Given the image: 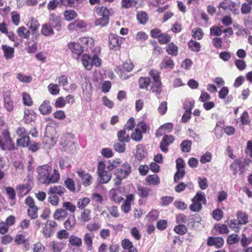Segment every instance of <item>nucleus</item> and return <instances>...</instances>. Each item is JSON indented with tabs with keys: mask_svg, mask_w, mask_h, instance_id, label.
Here are the masks:
<instances>
[{
	"mask_svg": "<svg viewBox=\"0 0 252 252\" xmlns=\"http://www.w3.org/2000/svg\"><path fill=\"white\" fill-rule=\"evenodd\" d=\"M38 208L35 206L29 207L28 210L29 217L32 219H35L38 217Z\"/></svg>",
	"mask_w": 252,
	"mask_h": 252,
	"instance_id": "nucleus-51",
	"label": "nucleus"
},
{
	"mask_svg": "<svg viewBox=\"0 0 252 252\" xmlns=\"http://www.w3.org/2000/svg\"><path fill=\"white\" fill-rule=\"evenodd\" d=\"M241 159L236 158L230 165V169L233 171L234 175H236L238 170L241 173H243L245 171V167L249 164V158H243V161H242Z\"/></svg>",
	"mask_w": 252,
	"mask_h": 252,
	"instance_id": "nucleus-9",
	"label": "nucleus"
},
{
	"mask_svg": "<svg viewBox=\"0 0 252 252\" xmlns=\"http://www.w3.org/2000/svg\"><path fill=\"white\" fill-rule=\"evenodd\" d=\"M188 46L189 49L195 52H198L201 48L200 44L195 40H191L189 42Z\"/></svg>",
	"mask_w": 252,
	"mask_h": 252,
	"instance_id": "nucleus-48",
	"label": "nucleus"
},
{
	"mask_svg": "<svg viewBox=\"0 0 252 252\" xmlns=\"http://www.w3.org/2000/svg\"><path fill=\"white\" fill-rule=\"evenodd\" d=\"M240 2H235L232 0H223L219 6V8H221L223 10H230L234 14H238L239 13V7Z\"/></svg>",
	"mask_w": 252,
	"mask_h": 252,
	"instance_id": "nucleus-8",
	"label": "nucleus"
},
{
	"mask_svg": "<svg viewBox=\"0 0 252 252\" xmlns=\"http://www.w3.org/2000/svg\"><path fill=\"white\" fill-rule=\"evenodd\" d=\"M151 83H152L149 77H140L138 80L139 88L145 90H148Z\"/></svg>",
	"mask_w": 252,
	"mask_h": 252,
	"instance_id": "nucleus-24",
	"label": "nucleus"
},
{
	"mask_svg": "<svg viewBox=\"0 0 252 252\" xmlns=\"http://www.w3.org/2000/svg\"><path fill=\"white\" fill-rule=\"evenodd\" d=\"M87 25L85 22L81 20H77L74 22L70 23L68 26L67 29L69 31H77L78 30L86 29Z\"/></svg>",
	"mask_w": 252,
	"mask_h": 252,
	"instance_id": "nucleus-15",
	"label": "nucleus"
},
{
	"mask_svg": "<svg viewBox=\"0 0 252 252\" xmlns=\"http://www.w3.org/2000/svg\"><path fill=\"white\" fill-rule=\"evenodd\" d=\"M40 113L43 115H48L52 112V108L49 100H44L39 107Z\"/></svg>",
	"mask_w": 252,
	"mask_h": 252,
	"instance_id": "nucleus-23",
	"label": "nucleus"
},
{
	"mask_svg": "<svg viewBox=\"0 0 252 252\" xmlns=\"http://www.w3.org/2000/svg\"><path fill=\"white\" fill-rule=\"evenodd\" d=\"M91 213L90 210L84 209L81 214V221L84 222H88L91 220Z\"/></svg>",
	"mask_w": 252,
	"mask_h": 252,
	"instance_id": "nucleus-47",
	"label": "nucleus"
},
{
	"mask_svg": "<svg viewBox=\"0 0 252 252\" xmlns=\"http://www.w3.org/2000/svg\"><path fill=\"white\" fill-rule=\"evenodd\" d=\"M37 170L39 184L48 185L56 183L59 181L60 175L58 171L56 169L52 171L51 167L48 165L39 166Z\"/></svg>",
	"mask_w": 252,
	"mask_h": 252,
	"instance_id": "nucleus-1",
	"label": "nucleus"
},
{
	"mask_svg": "<svg viewBox=\"0 0 252 252\" xmlns=\"http://www.w3.org/2000/svg\"><path fill=\"white\" fill-rule=\"evenodd\" d=\"M90 199L88 197H83L78 199L77 206L80 209H84L90 203Z\"/></svg>",
	"mask_w": 252,
	"mask_h": 252,
	"instance_id": "nucleus-49",
	"label": "nucleus"
},
{
	"mask_svg": "<svg viewBox=\"0 0 252 252\" xmlns=\"http://www.w3.org/2000/svg\"><path fill=\"white\" fill-rule=\"evenodd\" d=\"M120 191L117 189H112L109 192L111 200L115 203H120L123 200V198L120 195Z\"/></svg>",
	"mask_w": 252,
	"mask_h": 252,
	"instance_id": "nucleus-26",
	"label": "nucleus"
},
{
	"mask_svg": "<svg viewBox=\"0 0 252 252\" xmlns=\"http://www.w3.org/2000/svg\"><path fill=\"white\" fill-rule=\"evenodd\" d=\"M68 241L69 244L72 247L79 248L82 245V239L74 235H71L69 236Z\"/></svg>",
	"mask_w": 252,
	"mask_h": 252,
	"instance_id": "nucleus-27",
	"label": "nucleus"
},
{
	"mask_svg": "<svg viewBox=\"0 0 252 252\" xmlns=\"http://www.w3.org/2000/svg\"><path fill=\"white\" fill-rule=\"evenodd\" d=\"M23 104L28 106L33 104V101L30 94L27 92H23L22 94Z\"/></svg>",
	"mask_w": 252,
	"mask_h": 252,
	"instance_id": "nucleus-45",
	"label": "nucleus"
},
{
	"mask_svg": "<svg viewBox=\"0 0 252 252\" xmlns=\"http://www.w3.org/2000/svg\"><path fill=\"white\" fill-rule=\"evenodd\" d=\"M134 155L135 158H145L147 155L146 148L141 144L138 145L136 146Z\"/></svg>",
	"mask_w": 252,
	"mask_h": 252,
	"instance_id": "nucleus-33",
	"label": "nucleus"
},
{
	"mask_svg": "<svg viewBox=\"0 0 252 252\" xmlns=\"http://www.w3.org/2000/svg\"><path fill=\"white\" fill-rule=\"evenodd\" d=\"M148 128L147 124L144 122L138 123L134 131L131 134V139L136 142H140L143 138V134L146 133Z\"/></svg>",
	"mask_w": 252,
	"mask_h": 252,
	"instance_id": "nucleus-5",
	"label": "nucleus"
},
{
	"mask_svg": "<svg viewBox=\"0 0 252 252\" xmlns=\"http://www.w3.org/2000/svg\"><path fill=\"white\" fill-rule=\"evenodd\" d=\"M226 222L229 228L235 232H238L241 229V224L236 220H231Z\"/></svg>",
	"mask_w": 252,
	"mask_h": 252,
	"instance_id": "nucleus-38",
	"label": "nucleus"
},
{
	"mask_svg": "<svg viewBox=\"0 0 252 252\" xmlns=\"http://www.w3.org/2000/svg\"><path fill=\"white\" fill-rule=\"evenodd\" d=\"M15 148L10 131L7 129L3 130L0 136V148L2 150H13Z\"/></svg>",
	"mask_w": 252,
	"mask_h": 252,
	"instance_id": "nucleus-3",
	"label": "nucleus"
},
{
	"mask_svg": "<svg viewBox=\"0 0 252 252\" xmlns=\"http://www.w3.org/2000/svg\"><path fill=\"white\" fill-rule=\"evenodd\" d=\"M67 216V213L63 209H59L57 210L54 214V218L57 220H59L61 219H64Z\"/></svg>",
	"mask_w": 252,
	"mask_h": 252,
	"instance_id": "nucleus-46",
	"label": "nucleus"
},
{
	"mask_svg": "<svg viewBox=\"0 0 252 252\" xmlns=\"http://www.w3.org/2000/svg\"><path fill=\"white\" fill-rule=\"evenodd\" d=\"M150 189L143 187H137V193L142 197H147L149 193Z\"/></svg>",
	"mask_w": 252,
	"mask_h": 252,
	"instance_id": "nucleus-60",
	"label": "nucleus"
},
{
	"mask_svg": "<svg viewBox=\"0 0 252 252\" xmlns=\"http://www.w3.org/2000/svg\"><path fill=\"white\" fill-rule=\"evenodd\" d=\"M11 20L15 26H18L20 23V15L17 11H13L11 13Z\"/></svg>",
	"mask_w": 252,
	"mask_h": 252,
	"instance_id": "nucleus-59",
	"label": "nucleus"
},
{
	"mask_svg": "<svg viewBox=\"0 0 252 252\" xmlns=\"http://www.w3.org/2000/svg\"><path fill=\"white\" fill-rule=\"evenodd\" d=\"M100 171V172L99 174V182L101 184H105L108 183L111 179V174L106 171H104V170H101Z\"/></svg>",
	"mask_w": 252,
	"mask_h": 252,
	"instance_id": "nucleus-35",
	"label": "nucleus"
},
{
	"mask_svg": "<svg viewBox=\"0 0 252 252\" xmlns=\"http://www.w3.org/2000/svg\"><path fill=\"white\" fill-rule=\"evenodd\" d=\"M28 25L30 30L32 31H35L39 27L40 24L36 19L34 18H32L29 21Z\"/></svg>",
	"mask_w": 252,
	"mask_h": 252,
	"instance_id": "nucleus-52",
	"label": "nucleus"
},
{
	"mask_svg": "<svg viewBox=\"0 0 252 252\" xmlns=\"http://www.w3.org/2000/svg\"><path fill=\"white\" fill-rule=\"evenodd\" d=\"M170 36L166 33H161L158 39V42L161 44H164L168 43L170 41Z\"/></svg>",
	"mask_w": 252,
	"mask_h": 252,
	"instance_id": "nucleus-56",
	"label": "nucleus"
},
{
	"mask_svg": "<svg viewBox=\"0 0 252 252\" xmlns=\"http://www.w3.org/2000/svg\"><path fill=\"white\" fill-rule=\"evenodd\" d=\"M15 242L17 244H24V246L26 249L30 248L29 241L23 234L16 235L15 238Z\"/></svg>",
	"mask_w": 252,
	"mask_h": 252,
	"instance_id": "nucleus-32",
	"label": "nucleus"
},
{
	"mask_svg": "<svg viewBox=\"0 0 252 252\" xmlns=\"http://www.w3.org/2000/svg\"><path fill=\"white\" fill-rule=\"evenodd\" d=\"M76 224V219L74 215H69L67 220L64 222V225L67 230L71 229Z\"/></svg>",
	"mask_w": 252,
	"mask_h": 252,
	"instance_id": "nucleus-36",
	"label": "nucleus"
},
{
	"mask_svg": "<svg viewBox=\"0 0 252 252\" xmlns=\"http://www.w3.org/2000/svg\"><path fill=\"white\" fill-rule=\"evenodd\" d=\"M165 50L167 54L172 56L175 57L178 55V47L173 42L168 43L165 48Z\"/></svg>",
	"mask_w": 252,
	"mask_h": 252,
	"instance_id": "nucleus-29",
	"label": "nucleus"
},
{
	"mask_svg": "<svg viewBox=\"0 0 252 252\" xmlns=\"http://www.w3.org/2000/svg\"><path fill=\"white\" fill-rule=\"evenodd\" d=\"M126 130L123 129L117 133V138L119 141L122 143H128L130 141V136L126 133Z\"/></svg>",
	"mask_w": 252,
	"mask_h": 252,
	"instance_id": "nucleus-31",
	"label": "nucleus"
},
{
	"mask_svg": "<svg viewBox=\"0 0 252 252\" xmlns=\"http://www.w3.org/2000/svg\"><path fill=\"white\" fill-rule=\"evenodd\" d=\"M175 63L173 60L170 57H164L159 63L160 69L171 70L174 68Z\"/></svg>",
	"mask_w": 252,
	"mask_h": 252,
	"instance_id": "nucleus-14",
	"label": "nucleus"
},
{
	"mask_svg": "<svg viewBox=\"0 0 252 252\" xmlns=\"http://www.w3.org/2000/svg\"><path fill=\"white\" fill-rule=\"evenodd\" d=\"M192 142L190 140H185L180 144V149L183 152L188 153L191 150Z\"/></svg>",
	"mask_w": 252,
	"mask_h": 252,
	"instance_id": "nucleus-44",
	"label": "nucleus"
},
{
	"mask_svg": "<svg viewBox=\"0 0 252 252\" xmlns=\"http://www.w3.org/2000/svg\"><path fill=\"white\" fill-rule=\"evenodd\" d=\"M1 49L3 52V57L6 60H10L14 57L15 53L14 47L6 44H2L1 45Z\"/></svg>",
	"mask_w": 252,
	"mask_h": 252,
	"instance_id": "nucleus-19",
	"label": "nucleus"
},
{
	"mask_svg": "<svg viewBox=\"0 0 252 252\" xmlns=\"http://www.w3.org/2000/svg\"><path fill=\"white\" fill-rule=\"evenodd\" d=\"M64 245L63 243L53 242L52 249L54 252H61L64 248Z\"/></svg>",
	"mask_w": 252,
	"mask_h": 252,
	"instance_id": "nucleus-61",
	"label": "nucleus"
},
{
	"mask_svg": "<svg viewBox=\"0 0 252 252\" xmlns=\"http://www.w3.org/2000/svg\"><path fill=\"white\" fill-rule=\"evenodd\" d=\"M4 107L8 112H12L14 108V102L11 99L10 93L6 92L3 94Z\"/></svg>",
	"mask_w": 252,
	"mask_h": 252,
	"instance_id": "nucleus-17",
	"label": "nucleus"
},
{
	"mask_svg": "<svg viewBox=\"0 0 252 252\" xmlns=\"http://www.w3.org/2000/svg\"><path fill=\"white\" fill-rule=\"evenodd\" d=\"M36 118L35 113L33 110L28 108L25 109L23 120L26 123L29 124L34 121Z\"/></svg>",
	"mask_w": 252,
	"mask_h": 252,
	"instance_id": "nucleus-21",
	"label": "nucleus"
},
{
	"mask_svg": "<svg viewBox=\"0 0 252 252\" xmlns=\"http://www.w3.org/2000/svg\"><path fill=\"white\" fill-rule=\"evenodd\" d=\"M239 237L237 234H233L228 236L227 239L228 244L232 245L236 244L239 241Z\"/></svg>",
	"mask_w": 252,
	"mask_h": 252,
	"instance_id": "nucleus-62",
	"label": "nucleus"
},
{
	"mask_svg": "<svg viewBox=\"0 0 252 252\" xmlns=\"http://www.w3.org/2000/svg\"><path fill=\"white\" fill-rule=\"evenodd\" d=\"M174 230L177 234L182 235L187 232L188 228L185 225L180 224L176 226L174 228Z\"/></svg>",
	"mask_w": 252,
	"mask_h": 252,
	"instance_id": "nucleus-63",
	"label": "nucleus"
},
{
	"mask_svg": "<svg viewBox=\"0 0 252 252\" xmlns=\"http://www.w3.org/2000/svg\"><path fill=\"white\" fill-rule=\"evenodd\" d=\"M81 62L84 67L87 70L92 69V58L89 54H84L82 56Z\"/></svg>",
	"mask_w": 252,
	"mask_h": 252,
	"instance_id": "nucleus-34",
	"label": "nucleus"
},
{
	"mask_svg": "<svg viewBox=\"0 0 252 252\" xmlns=\"http://www.w3.org/2000/svg\"><path fill=\"white\" fill-rule=\"evenodd\" d=\"M66 189L61 186H54L50 188L48 193L49 194L55 195L58 194L60 196L62 195L65 192Z\"/></svg>",
	"mask_w": 252,
	"mask_h": 252,
	"instance_id": "nucleus-28",
	"label": "nucleus"
},
{
	"mask_svg": "<svg viewBox=\"0 0 252 252\" xmlns=\"http://www.w3.org/2000/svg\"><path fill=\"white\" fill-rule=\"evenodd\" d=\"M146 181L150 185H158L160 183V179L157 175L154 174L148 175L146 178Z\"/></svg>",
	"mask_w": 252,
	"mask_h": 252,
	"instance_id": "nucleus-39",
	"label": "nucleus"
},
{
	"mask_svg": "<svg viewBox=\"0 0 252 252\" xmlns=\"http://www.w3.org/2000/svg\"><path fill=\"white\" fill-rule=\"evenodd\" d=\"M78 42H80L84 51H88L94 47V41L91 37H82L79 39Z\"/></svg>",
	"mask_w": 252,
	"mask_h": 252,
	"instance_id": "nucleus-16",
	"label": "nucleus"
},
{
	"mask_svg": "<svg viewBox=\"0 0 252 252\" xmlns=\"http://www.w3.org/2000/svg\"><path fill=\"white\" fill-rule=\"evenodd\" d=\"M41 33L45 36H50L54 33L53 27L50 23H45L42 26Z\"/></svg>",
	"mask_w": 252,
	"mask_h": 252,
	"instance_id": "nucleus-30",
	"label": "nucleus"
},
{
	"mask_svg": "<svg viewBox=\"0 0 252 252\" xmlns=\"http://www.w3.org/2000/svg\"><path fill=\"white\" fill-rule=\"evenodd\" d=\"M130 172L131 167L127 163H125L122 168L117 169L115 171V175L116 177L115 184L117 186L120 185L122 180L126 178Z\"/></svg>",
	"mask_w": 252,
	"mask_h": 252,
	"instance_id": "nucleus-6",
	"label": "nucleus"
},
{
	"mask_svg": "<svg viewBox=\"0 0 252 252\" xmlns=\"http://www.w3.org/2000/svg\"><path fill=\"white\" fill-rule=\"evenodd\" d=\"M94 238V235L92 233H86L84 236V243L86 245V249L88 251H91L93 249V240Z\"/></svg>",
	"mask_w": 252,
	"mask_h": 252,
	"instance_id": "nucleus-25",
	"label": "nucleus"
},
{
	"mask_svg": "<svg viewBox=\"0 0 252 252\" xmlns=\"http://www.w3.org/2000/svg\"><path fill=\"white\" fill-rule=\"evenodd\" d=\"M237 217L238 221L239 223L242 224H245L248 221V216L244 212L241 211H238L237 212Z\"/></svg>",
	"mask_w": 252,
	"mask_h": 252,
	"instance_id": "nucleus-40",
	"label": "nucleus"
},
{
	"mask_svg": "<svg viewBox=\"0 0 252 252\" xmlns=\"http://www.w3.org/2000/svg\"><path fill=\"white\" fill-rule=\"evenodd\" d=\"M223 239L220 237H209L207 241L208 246H215L217 248H219L222 247L223 245Z\"/></svg>",
	"mask_w": 252,
	"mask_h": 252,
	"instance_id": "nucleus-22",
	"label": "nucleus"
},
{
	"mask_svg": "<svg viewBox=\"0 0 252 252\" xmlns=\"http://www.w3.org/2000/svg\"><path fill=\"white\" fill-rule=\"evenodd\" d=\"M49 92L53 95L58 94L60 92V89L57 84H50L48 86Z\"/></svg>",
	"mask_w": 252,
	"mask_h": 252,
	"instance_id": "nucleus-64",
	"label": "nucleus"
},
{
	"mask_svg": "<svg viewBox=\"0 0 252 252\" xmlns=\"http://www.w3.org/2000/svg\"><path fill=\"white\" fill-rule=\"evenodd\" d=\"M136 18L139 23L142 25H145L149 19L148 14L144 11L139 12L137 14Z\"/></svg>",
	"mask_w": 252,
	"mask_h": 252,
	"instance_id": "nucleus-42",
	"label": "nucleus"
},
{
	"mask_svg": "<svg viewBox=\"0 0 252 252\" xmlns=\"http://www.w3.org/2000/svg\"><path fill=\"white\" fill-rule=\"evenodd\" d=\"M192 36L198 40H200L204 36V33L202 29L200 28H197L194 29L192 31Z\"/></svg>",
	"mask_w": 252,
	"mask_h": 252,
	"instance_id": "nucleus-54",
	"label": "nucleus"
},
{
	"mask_svg": "<svg viewBox=\"0 0 252 252\" xmlns=\"http://www.w3.org/2000/svg\"><path fill=\"white\" fill-rule=\"evenodd\" d=\"M17 33L19 37L25 39H28L31 34L30 31L24 26L19 27Z\"/></svg>",
	"mask_w": 252,
	"mask_h": 252,
	"instance_id": "nucleus-37",
	"label": "nucleus"
},
{
	"mask_svg": "<svg viewBox=\"0 0 252 252\" xmlns=\"http://www.w3.org/2000/svg\"><path fill=\"white\" fill-rule=\"evenodd\" d=\"M63 16L66 21H70L76 18L77 14L73 10H66L63 12Z\"/></svg>",
	"mask_w": 252,
	"mask_h": 252,
	"instance_id": "nucleus-41",
	"label": "nucleus"
},
{
	"mask_svg": "<svg viewBox=\"0 0 252 252\" xmlns=\"http://www.w3.org/2000/svg\"><path fill=\"white\" fill-rule=\"evenodd\" d=\"M215 229L219 232L220 234H228L229 230L225 224H218L214 226Z\"/></svg>",
	"mask_w": 252,
	"mask_h": 252,
	"instance_id": "nucleus-57",
	"label": "nucleus"
},
{
	"mask_svg": "<svg viewBox=\"0 0 252 252\" xmlns=\"http://www.w3.org/2000/svg\"><path fill=\"white\" fill-rule=\"evenodd\" d=\"M160 74V72L155 69H151L149 71V75L153 80L150 91L157 94H159L161 92L162 83Z\"/></svg>",
	"mask_w": 252,
	"mask_h": 252,
	"instance_id": "nucleus-2",
	"label": "nucleus"
},
{
	"mask_svg": "<svg viewBox=\"0 0 252 252\" xmlns=\"http://www.w3.org/2000/svg\"><path fill=\"white\" fill-rule=\"evenodd\" d=\"M30 141V138L29 135L21 137L16 140V143L18 146L22 147H27L29 145V142Z\"/></svg>",
	"mask_w": 252,
	"mask_h": 252,
	"instance_id": "nucleus-43",
	"label": "nucleus"
},
{
	"mask_svg": "<svg viewBox=\"0 0 252 252\" xmlns=\"http://www.w3.org/2000/svg\"><path fill=\"white\" fill-rule=\"evenodd\" d=\"M173 124L172 123H167L161 125L155 132L157 137H160L166 133H169L173 130Z\"/></svg>",
	"mask_w": 252,
	"mask_h": 252,
	"instance_id": "nucleus-13",
	"label": "nucleus"
},
{
	"mask_svg": "<svg viewBox=\"0 0 252 252\" xmlns=\"http://www.w3.org/2000/svg\"><path fill=\"white\" fill-rule=\"evenodd\" d=\"M120 158H112L104 163L100 161L98 163V170L100 171L106 168L109 170H112L117 167L120 163Z\"/></svg>",
	"mask_w": 252,
	"mask_h": 252,
	"instance_id": "nucleus-10",
	"label": "nucleus"
},
{
	"mask_svg": "<svg viewBox=\"0 0 252 252\" xmlns=\"http://www.w3.org/2000/svg\"><path fill=\"white\" fill-rule=\"evenodd\" d=\"M68 49L71 52L74 58H78L84 51L80 42L77 43L75 42H69L67 44Z\"/></svg>",
	"mask_w": 252,
	"mask_h": 252,
	"instance_id": "nucleus-11",
	"label": "nucleus"
},
{
	"mask_svg": "<svg viewBox=\"0 0 252 252\" xmlns=\"http://www.w3.org/2000/svg\"><path fill=\"white\" fill-rule=\"evenodd\" d=\"M95 11L98 16L101 17L96 20L95 23L97 26H104L107 25L109 21L110 12L109 9L104 6L95 8Z\"/></svg>",
	"mask_w": 252,
	"mask_h": 252,
	"instance_id": "nucleus-4",
	"label": "nucleus"
},
{
	"mask_svg": "<svg viewBox=\"0 0 252 252\" xmlns=\"http://www.w3.org/2000/svg\"><path fill=\"white\" fill-rule=\"evenodd\" d=\"M135 126V119L133 117H130L126 122L124 126V129L127 130H131Z\"/></svg>",
	"mask_w": 252,
	"mask_h": 252,
	"instance_id": "nucleus-58",
	"label": "nucleus"
},
{
	"mask_svg": "<svg viewBox=\"0 0 252 252\" xmlns=\"http://www.w3.org/2000/svg\"><path fill=\"white\" fill-rule=\"evenodd\" d=\"M17 78L21 82L29 83L32 80V77L30 75H25L21 73L17 75Z\"/></svg>",
	"mask_w": 252,
	"mask_h": 252,
	"instance_id": "nucleus-55",
	"label": "nucleus"
},
{
	"mask_svg": "<svg viewBox=\"0 0 252 252\" xmlns=\"http://www.w3.org/2000/svg\"><path fill=\"white\" fill-rule=\"evenodd\" d=\"M49 21L55 24L54 28L56 31L59 32L62 30V20L58 14L51 13L49 15Z\"/></svg>",
	"mask_w": 252,
	"mask_h": 252,
	"instance_id": "nucleus-18",
	"label": "nucleus"
},
{
	"mask_svg": "<svg viewBox=\"0 0 252 252\" xmlns=\"http://www.w3.org/2000/svg\"><path fill=\"white\" fill-rule=\"evenodd\" d=\"M77 173L81 179L82 182L84 186H89L92 183L93 178L90 174L81 170H78Z\"/></svg>",
	"mask_w": 252,
	"mask_h": 252,
	"instance_id": "nucleus-20",
	"label": "nucleus"
},
{
	"mask_svg": "<svg viewBox=\"0 0 252 252\" xmlns=\"http://www.w3.org/2000/svg\"><path fill=\"white\" fill-rule=\"evenodd\" d=\"M210 35L212 36H220L222 33L221 26H212L210 29Z\"/></svg>",
	"mask_w": 252,
	"mask_h": 252,
	"instance_id": "nucleus-53",
	"label": "nucleus"
},
{
	"mask_svg": "<svg viewBox=\"0 0 252 252\" xmlns=\"http://www.w3.org/2000/svg\"><path fill=\"white\" fill-rule=\"evenodd\" d=\"M125 38L114 33H110L108 36V46L110 50H120L121 45L125 42Z\"/></svg>",
	"mask_w": 252,
	"mask_h": 252,
	"instance_id": "nucleus-7",
	"label": "nucleus"
},
{
	"mask_svg": "<svg viewBox=\"0 0 252 252\" xmlns=\"http://www.w3.org/2000/svg\"><path fill=\"white\" fill-rule=\"evenodd\" d=\"M160 143V148L164 152L168 151V146L173 143L175 140L174 137L172 135L164 134Z\"/></svg>",
	"mask_w": 252,
	"mask_h": 252,
	"instance_id": "nucleus-12",
	"label": "nucleus"
},
{
	"mask_svg": "<svg viewBox=\"0 0 252 252\" xmlns=\"http://www.w3.org/2000/svg\"><path fill=\"white\" fill-rule=\"evenodd\" d=\"M192 201L202 202L203 204H206V199L205 193L202 192H197L195 196L192 199Z\"/></svg>",
	"mask_w": 252,
	"mask_h": 252,
	"instance_id": "nucleus-50",
	"label": "nucleus"
}]
</instances>
